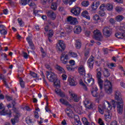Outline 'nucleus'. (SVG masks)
<instances>
[{"label":"nucleus","mask_w":125,"mask_h":125,"mask_svg":"<svg viewBox=\"0 0 125 125\" xmlns=\"http://www.w3.org/2000/svg\"><path fill=\"white\" fill-rule=\"evenodd\" d=\"M51 8L53 9V10H56V9H57V3H52L51 5Z\"/></svg>","instance_id":"45"},{"label":"nucleus","mask_w":125,"mask_h":125,"mask_svg":"<svg viewBox=\"0 0 125 125\" xmlns=\"http://www.w3.org/2000/svg\"><path fill=\"white\" fill-rule=\"evenodd\" d=\"M41 76L42 78L44 83H46V81L45 80V76H44V74H43V72H42V71H41Z\"/></svg>","instance_id":"52"},{"label":"nucleus","mask_w":125,"mask_h":125,"mask_svg":"<svg viewBox=\"0 0 125 125\" xmlns=\"http://www.w3.org/2000/svg\"><path fill=\"white\" fill-rule=\"evenodd\" d=\"M78 72L80 75H85V67H84V65H80L78 67Z\"/></svg>","instance_id":"22"},{"label":"nucleus","mask_w":125,"mask_h":125,"mask_svg":"<svg viewBox=\"0 0 125 125\" xmlns=\"http://www.w3.org/2000/svg\"><path fill=\"white\" fill-rule=\"evenodd\" d=\"M69 95H70V98L68 100L69 101L72 102V101H74V102H79L80 101V97H78L75 93L73 92L72 90H70L69 91Z\"/></svg>","instance_id":"12"},{"label":"nucleus","mask_w":125,"mask_h":125,"mask_svg":"<svg viewBox=\"0 0 125 125\" xmlns=\"http://www.w3.org/2000/svg\"><path fill=\"white\" fill-rule=\"evenodd\" d=\"M20 3L21 5H26L27 3L29 6H35L36 5V4L32 0H28V1H27V0H20Z\"/></svg>","instance_id":"14"},{"label":"nucleus","mask_w":125,"mask_h":125,"mask_svg":"<svg viewBox=\"0 0 125 125\" xmlns=\"http://www.w3.org/2000/svg\"><path fill=\"white\" fill-rule=\"evenodd\" d=\"M75 47L77 49H80L81 47H82V42H81V41L80 40H76L75 42Z\"/></svg>","instance_id":"34"},{"label":"nucleus","mask_w":125,"mask_h":125,"mask_svg":"<svg viewBox=\"0 0 125 125\" xmlns=\"http://www.w3.org/2000/svg\"><path fill=\"white\" fill-rule=\"evenodd\" d=\"M60 102H61V103L63 104L64 105H69V103L68 102V101L64 100L63 99H61L60 100Z\"/></svg>","instance_id":"44"},{"label":"nucleus","mask_w":125,"mask_h":125,"mask_svg":"<svg viewBox=\"0 0 125 125\" xmlns=\"http://www.w3.org/2000/svg\"><path fill=\"white\" fill-rule=\"evenodd\" d=\"M107 102L106 101H105L104 102V107L103 108H102V107H101V105H99V107H98V109H99V113H100L101 114H104V111H106V109H105V108H104V106H105V103Z\"/></svg>","instance_id":"33"},{"label":"nucleus","mask_w":125,"mask_h":125,"mask_svg":"<svg viewBox=\"0 0 125 125\" xmlns=\"http://www.w3.org/2000/svg\"><path fill=\"white\" fill-rule=\"evenodd\" d=\"M92 20L96 24H98L101 21V19L99 15L96 14L93 16Z\"/></svg>","instance_id":"23"},{"label":"nucleus","mask_w":125,"mask_h":125,"mask_svg":"<svg viewBox=\"0 0 125 125\" xmlns=\"http://www.w3.org/2000/svg\"><path fill=\"white\" fill-rule=\"evenodd\" d=\"M97 90H98L97 86H94L91 90V94L93 97H97V96H98V93H97Z\"/></svg>","instance_id":"25"},{"label":"nucleus","mask_w":125,"mask_h":125,"mask_svg":"<svg viewBox=\"0 0 125 125\" xmlns=\"http://www.w3.org/2000/svg\"><path fill=\"white\" fill-rule=\"evenodd\" d=\"M67 22L71 24V25H77L79 23L78 19L76 18L73 17L71 16L67 18Z\"/></svg>","instance_id":"16"},{"label":"nucleus","mask_w":125,"mask_h":125,"mask_svg":"<svg viewBox=\"0 0 125 125\" xmlns=\"http://www.w3.org/2000/svg\"><path fill=\"white\" fill-rule=\"evenodd\" d=\"M70 12L75 16H79L81 14V12H82V9L79 6L75 5L71 8Z\"/></svg>","instance_id":"10"},{"label":"nucleus","mask_w":125,"mask_h":125,"mask_svg":"<svg viewBox=\"0 0 125 125\" xmlns=\"http://www.w3.org/2000/svg\"><path fill=\"white\" fill-rule=\"evenodd\" d=\"M68 82L69 84L71 86H76V85L77 84V80L76 79V78L73 77H68Z\"/></svg>","instance_id":"18"},{"label":"nucleus","mask_w":125,"mask_h":125,"mask_svg":"<svg viewBox=\"0 0 125 125\" xmlns=\"http://www.w3.org/2000/svg\"><path fill=\"white\" fill-rule=\"evenodd\" d=\"M74 34H80L82 32V27L80 26H76L74 29Z\"/></svg>","instance_id":"31"},{"label":"nucleus","mask_w":125,"mask_h":125,"mask_svg":"<svg viewBox=\"0 0 125 125\" xmlns=\"http://www.w3.org/2000/svg\"><path fill=\"white\" fill-rule=\"evenodd\" d=\"M99 5H100V1L97 0L94 1L91 5V8L92 10H97V8L99 7Z\"/></svg>","instance_id":"20"},{"label":"nucleus","mask_w":125,"mask_h":125,"mask_svg":"<svg viewBox=\"0 0 125 125\" xmlns=\"http://www.w3.org/2000/svg\"><path fill=\"white\" fill-rule=\"evenodd\" d=\"M73 31V29H72V28L69 27L68 28H67L66 29V32H63L62 31V30H61L60 31V35L62 36V37H65V36H66V34H69L71 32H72V31Z\"/></svg>","instance_id":"26"},{"label":"nucleus","mask_w":125,"mask_h":125,"mask_svg":"<svg viewBox=\"0 0 125 125\" xmlns=\"http://www.w3.org/2000/svg\"><path fill=\"white\" fill-rule=\"evenodd\" d=\"M98 123L99 125H105V123L101 118H99L98 121Z\"/></svg>","instance_id":"50"},{"label":"nucleus","mask_w":125,"mask_h":125,"mask_svg":"<svg viewBox=\"0 0 125 125\" xmlns=\"http://www.w3.org/2000/svg\"><path fill=\"white\" fill-rule=\"evenodd\" d=\"M110 125H118V122L117 121H113L111 122Z\"/></svg>","instance_id":"64"},{"label":"nucleus","mask_w":125,"mask_h":125,"mask_svg":"<svg viewBox=\"0 0 125 125\" xmlns=\"http://www.w3.org/2000/svg\"><path fill=\"white\" fill-rule=\"evenodd\" d=\"M55 68V69H56V70H58L59 72H60V73H66L65 70H64L63 68H62V67L60 66V65H56Z\"/></svg>","instance_id":"32"},{"label":"nucleus","mask_w":125,"mask_h":125,"mask_svg":"<svg viewBox=\"0 0 125 125\" xmlns=\"http://www.w3.org/2000/svg\"><path fill=\"white\" fill-rule=\"evenodd\" d=\"M97 78L98 79V83L100 87V89H103V80L101 79L102 73L101 72V68L97 69Z\"/></svg>","instance_id":"7"},{"label":"nucleus","mask_w":125,"mask_h":125,"mask_svg":"<svg viewBox=\"0 0 125 125\" xmlns=\"http://www.w3.org/2000/svg\"><path fill=\"white\" fill-rule=\"evenodd\" d=\"M73 125H82V123L80 120H75L74 122L73 123Z\"/></svg>","instance_id":"49"},{"label":"nucleus","mask_w":125,"mask_h":125,"mask_svg":"<svg viewBox=\"0 0 125 125\" xmlns=\"http://www.w3.org/2000/svg\"><path fill=\"white\" fill-rule=\"evenodd\" d=\"M83 104L86 109H95L96 105L94 103H91L88 99H86L83 102Z\"/></svg>","instance_id":"8"},{"label":"nucleus","mask_w":125,"mask_h":125,"mask_svg":"<svg viewBox=\"0 0 125 125\" xmlns=\"http://www.w3.org/2000/svg\"><path fill=\"white\" fill-rule=\"evenodd\" d=\"M84 82L86 84H88L91 83L92 84L94 83V79L92 78V75L90 73L85 75L83 77Z\"/></svg>","instance_id":"9"},{"label":"nucleus","mask_w":125,"mask_h":125,"mask_svg":"<svg viewBox=\"0 0 125 125\" xmlns=\"http://www.w3.org/2000/svg\"><path fill=\"white\" fill-rule=\"evenodd\" d=\"M84 55L86 57H88V56H89V50H88L85 52Z\"/></svg>","instance_id":"60"},{"label":"nucleus","mask_w":125,"mask_h":125,"mask_svg":"<svg viewBox=\"0 0 125 125\" xmlns=\"http://www.w3.org/2000/svg\"><path fill=\"white\" fill-rule=\"evenodd\" d=\"M124 17L121 15H118L115 18L116 21H117V22H121V21H123L124 20Z\"/></svg>","instance_id":"40"},{"label":"nucleus","mask_w":125,"mask_h":125,"mask_svg":"<svg viewBox=\"0 0 125 125\" xmlns=\"http://www.w3.org/2000/svg\"><path fill=\"white\" fill-rule=\"evenodd\" d=\"M26 123L27 124V125H33V122L32 121V120H31V118H30V117H27L26 118L25 120Z\"/></svg>","instance_id":"42"},{"label":"nucleus","mask_w":125,"mask_h":125,"mask_svg":"<svg viewBox=\"0 0 125 125\" xmlns=\"http://www.w3.org/2000/svg\"><path fill=\"white\" fill-rule=\"evenodd\" d=\"M26 41L29 44V46L30 47L31 49H34V44L33 43V42L32 41V39H31V37H28L26 38Z\"/></svg>","instance_id":"30"},{"label":"nucleus","mask_w":125,"mask_h":125,"mask_svg":"<svg viewBox=\"0 0 125 125\" xmlns=\"http://www.w3.org/2000/svg\"><path fill=\"white\" fill-rule=\"evenodd\" d=\"M48 36L49 37L48 41L49 42H52V40L50 39V38L52 37V36H53V31L52 30H50L48 31Z\"/></svg>","instance_id":"36"},{"label":"nucleus","mask_w":125,"mask_h":125,"mask_svg":"<svg viewBox=\"0 0 125 125\" xmlns=\"http://www.w3.org/2000/svg\"><path fill=\"white\" fill-rule=\"evenodd\" d=\"M47 15L48 16V17H50V18H51V19L54 20L56 18V15L53 11H49L47 12Z\"/></svg>","instance_id":"27"},{"label":"nucleus","mask_w":125,"mask_h":125,"mask_svg":"<svg viewBox=\"0 0 125 125\" xmlns=\"http://www.w3.org/2000/svg\"><path fill=\"white\" fill-rule=\"evenodd\" d=\"M103 88H104L106 92L110 94L113 92V87L112 86V83L108 80L104 81L103 83Z\"/></svg>","instance_id":"6"},{"label":"nucleus","mask_w":125,"mask_h":125,"mask_svg":"<svg viewBox=\"0 0 125 125\" xmlns=\"http://www.w3.org/2000/svg\"><path fill=\"white\" fill-rule=\"evenodd\" d=\"M83 108H82V106H81L80 107L77 108L75 111L76 112H77V113H78V114H80V113H81V111H82Z\"/></svg>","instance_id":"56"},{"label":"nucleus","mask_w":125,"mask_h":125,"mask_svg":"<svg viewBox=\"0 0 125 125\" xmlns=\"http://www.w3.org/2000/svg\"><path fill=\"white\" fill-rule=\"evenodd\" d=\"M78 55L77 53L69 51L68 54L63 53L60 57V60L62 64H67L68 63V59L70 58H76L78 59Z\"/></svg>","instance_id":"4"},{"label":"nucleus","mask_w":125,"mask_h":125,"mask_svg":"<svg viewBox=\"0 0 125 125\" xmlns=\"http://www.w3.org/2000/svg\"><path fill=\"white\" fill-rule=\"evenodd\" d=\"M103 75L104 77H105L106 78H108L109 76H110V72H109V70L107 69H104L103 71Z\"/></svg>","instance_id":"38"},{"label":"nucleus","mask_w":125,"mask_h":125,"mask_svg":"<svg viewBox=\"0 0 125 125\" xmlns=\"http://www.w3.org/2000/svg\"><path fill=\"white\" fill-rule=\"evenodd\" d=\"M56 48L58 50H59V51L65 50L66 49V44H65V42L62 40H59L56 46Z\"/></svg>","instance_id":"11"},{"label":"nucleus","mask_w":125,"mask_h":125,"mask_svg":"<svg viewBox=\"0 0 125 125\" xmlns=\"http://www.w3.org/2000/svg\"><path fill=\"white\" fill-rule=\"evenodd\" d=\"M67 77V75L65 74H63L62 75V79L63 81H66Z\"/></svg>","instance_id":"55"},{"label":"nucleus","mask_w":125,"mask_h":125,"mask_svg":"<svg viewBox=\"0 0 125 125\" xmlns=\"http://www.w3.org/2000/svg\"><path fill=\"white\" fill-rule=\"evenodd\" d=\"M31 75L32 77H33V78H36V77L37 76V74L35 73V72H31Z\"/></svg>","instance_id":"61"},{"label":"nucleus","mask_w":125,"mask_h":125,"mask_svg":"<svg viewBox=\"0 0 125 125\" xmlns=\"http://www.w3.org/2000/svg\"><path fill=\"white\" fill-rule=\"evenodd\" d=\"M20 83L21 87H24V82H23V80H22V79L21 78H20Z\"/></svg>","instance_id":"53"},{"label":"nucleus","mask_w":125,"mask_h":125,"mask_svg":"<svg viewBox=\"0 0 125 125\" xmlns=\"http://www.w3.org/2000/svg\"><path fill=\"white\" fill-rule=\"evenodd\" d=\"M65 68H66L67 71H69V72H74L75 71V67H73V66L71 65L66 64Z\"/></svg>","instance_id":"35"},{"label":"nucleus","mask_w":125,"mask_h":125,"mask_svg":"<svg viewBox=\"0 0 125 125\" xmlns=\"http://www.w3.org/2000/svg\"><path fill=\"white\" fill-rule=\"evenodd\" d=\"M18 22L20 26H21V27H23V26H24V22H23V21H22V19H18Z\"/></svg>","instance_id":"47"},{"label":"nucleus","mask_w":125,"mask_h":125,"mask_svg":"<svg viewBox=\"0 0 125 125\" xmlns=\"http://www.w3.org/2000/svg\"><path fill=\"white\" fill-rule=\"evenodd\" d=\"M105 8L108 11H112L113 8V4L110 3L106 4V5H105Z\"/></svg>","instance_id":"37"},{"label":"nucleus","mask_w":125,"mask_h":125,"mask_svg":"<svg viewBox=\"0 0 125 125\" xmlns=\"http://www.w3.org/2000/svg\"><path fill=\"white\" fill-rule=\"evenodd\" d=\"M103 97V96L100 95L99 98L96 99V102H97V103H100V100L102 99Z\"/></svg>","instance_id":"57"},{"label":"nucleus","mask_w":125,"mask_h":125,"mask_svg":"<svg viewBox=\"0 0 125 125\" xmlns=\"http://www.w3.org/2000/svg\"><path fill=\"white\" fill-rule=\"evenodd\" d=\"M46 76L49 82H54L55 80V74L52 72L47 71L46 72Z\"/></svg>","instance_id":"15"},{"label":"nucleus","mask_w":125,"mask_h":125,"mask_svg":"<svg viewBox=\"0 0 125 125\" xmlns=\"http://www.w3.org/2000/svg\"><path fill=\"white\" fill-rule=\"evenodd\" d=\"M62 2L64 4H69V0H62Z\"/></svg>","instance_id":"63"},{"label":"nucleus","mask_w":125,"mask_h":125,"mask_svg":"<svg viewBox=\"0 0 125 125\" xmlns=\"http://www.w3.org/2000/svg\"><path fill=\"white\" fill-rule=\"evenodd\" d=\"M115 99L117 101L118 112L121 115L123 113V110L124 109V100H123V98H122L120 91H115Z\"/></svg>","instance_id":"3"},{"label":"nucleus","mask_w":125,"mask_h":125,"mask_svg":"<svg viewBox=\"0 0 125 125\" xmlns=\"http://www.w3.org/2000/svg\"><path fill=\"white\" fill-rule=\"evenodd\" d=\"M81 5L84 6V7H87L89 5V1L88 0H84L82 2Z\"/></svg>","instance_id":"39"},{"label":"nucleus","mask_w":125,"mask_h":125,"mask_svg":"<svg viewBox=\"0 0 125 125\" xmlns=\"http://www.w3.org/2000/svg\"><path fill=\"white\" fill-rule=\"evenodd\" d=\"M79 83H80V85H82V86H83V89L85 90H87V87H86V86H85V84H84V83H83V80H82V79L80 80Z\"/></svg>","instance_id":"41"},{"label":"nucleus","mask_w":125,"mask_h":125,"mask_svg":"<svg viewBox=\"0 0 125 125\" xmlns=\"http://www.w3.org/2000/svg\"><path fill=\"white\" fill-rule=\"evenodd\" d=\"M105 7H106L105 4H102L99 7L100 11H99V14L101 17H104L106 15L104 11Z\"/></svg>","instance_id":"17"},{"label":"nucleus","mask_w":125,"mask_h":125,"mask_svg":"<svg viewBox=\"0 0 125 125\" xmlns=\"http://www.w3.org/2000/svg\"><path fill=\"white\" fill-rule=\"evenodd\" d=\"M55 91L56 94L59 95L61 97H64V96H65V94H64L63 92L61 91V90L58 88H56Z\"/></svg>","instance_id":"29"},{"label":"nucleus","mask_w":125,"mask_h":125,"mask_svg":"<svg viewBox=\"0 0 125 125\" xmlns=\"http://www.w3.org/2000/svg\"><path fill=\"white\" fill-rule=\"evenodd\" d=\"M15 104V102L12 103L11 104H9V105H7V107L8 108H11L13 106V108L14 109V112L12 113L11 111H8V112H6L4 111L5 110V107H4V105H3V104L2 103L0 104V115L1 116H5V115H8L9 117H12V115L14 116V119H12L11 120V122L12 124V125H15L16 123H18V116L19 114L16 112V110H15V108H14V105Z\"/></svg>","instance_id":"1"},{"label":"nucleus","mask_w":125,"mask_h":125,"mask_svg":"<svg viewBox=\"0 0 125 125\" xmlns=\"http://www.w3.org/2000/svg\"><path fill=\"white\" fill-rule=\"evenodd\" d=\"M81 16L84 18H86L87 20H90V17L89 15L88 12L86 10L83 11L82 12Z\"/></svg>","instance_id":"24"},{"label":"nucleus","mask_w":125,"mask_h":125,"mask_svg":"<svg viewBox=\"0 0 125 125\" xmlns=\"http://www.w3.org/2000/svg\"><path fill=\"white\" fill-rule=\"evenodd\" d=\"M0 33L1 35H6V34H7V31L5 29H2L0 31Z\"/></svg>","instance_id":"54"},{"label":"nucleus","mask_w":125,"mask_h":125,"mask_svg":"<svg viewBox=\"0 0 125 125\" xmlns=\"http://www.w3.org/2000/svg\"><path fill=\"white\" fill-rule=\"evenodd\" d=\"M76 1H77V0H69V5H72Z\"/></svg>","instance_id":"58"},{"label":"nucleus","mask_w":125,"mask_h":125,"mask_svg":"<svg viewBox=\"0 0 125 125\" xmlns=\"http://www.w3.org/2000/svg\"><path fill=\"white\" fill-rule=\"evenodd\" d=\"M109 21L111 24H115L116 21H115V20H114L113 19H110Z\"/></svg>","instance_id":"62"},{"label":"nucleus","mask_w":125,"mask_h":125,"mask_svg":"<svg viewBox=\"0 0 125 125\" xmlns=\"http://www.w3.org/2000/svg\"><path fill=\"white\" fill-rule=\"evenodd\" d=\"M117 31H122V33L117 32L115 34V37L117 39H125V23L122 22L120 26L116 27Z\"/></svg>","instance_id":"5"},{"label":"nucleus","mask_w":125,"mask_h":125,"mask_svg":"<svg viewBox=\"0 0 125 125\" xmlns=\"http://www.w3.org/2000/svg\"><path fill=\"white\" fill-rule=\"evenodd\" d=\"M103 34L105 37H110L112 35L111 29L108 27H104L103 29Z\"/></svg>","instance_id":"19"},{"label":"nucleus","mask_w":125,"mask_h":125,"mask_svg":"<svg viewBox=\"0 0 125 125\" xmlns=\"http://www.w3.org/2000/svg\"><path fill=\"white\" fill-rule=\"evenodd\" d=\"M54 84L55 86L56 87H60V81L58 79H57L55 82L54 83Z\"/></svg>","instance_id":"43"},{"label":"nucleus","mask_w":125,"mask_h":125,"mask_svg":"<svg viewBox=\"0 0 125 125\" xmlns=\"http://www.w3.org/2000/svg\"><path fill=\"white\" fill-rule=\"evenodd\" d=\"M93 60V57H91L87 61V65L90 69H92L93 68V64H94Z\"/></svg>","instance_id":"21"},{"label":"nucleus","mask_w":125,"mask_h":125,"mask_svg":"<svg viewBox=\"0 0 125 125\" xmlns=\"http://www.w3.org/2000/svg\"><path fill=\"white\" fill-rule=\"evenodd\" d=\"M115 10L117 12H122V11H123L124 8L122 7L117 6L115 8Z\"/></svg>","instance_id":"48"},{"label":"nucleus","mask_w":125,"mask_h":125,"mask_svg":"<svg viewBox=\"0 0 125 125\" xmlns=\"http://www.w3.org/2000/svg\"><path fill=\"white\" fill-rule=\"evenodd\" d=\"M69 63L71 66H75L76 65V62L74 60H71L69 61Z\"/></svg>","instance_id":"51"},{"label":"nucleus","mask_w":125,"mask_h":125,"mask_svg":"<svg viewBox=\"0 0 125 125\" xmlns=\"http://www.w3.org/2000/svg\"><path fill=\"white\" fill-rule=\"evenodd\" d=\"M94 37L97 41H102V39H103L102 34H101L100 31L98 29L94 31Z\"/></svg>","instance_id":"13"},{"label":"nucleus","mask_w":125,"mask_h":125,"mask_svg":"<svg viewBox=\"0 0 125 125\" xmlns=\"http://www.w3.org/2000/svg\"><path fill=\"white\" fill-rule=\"evenodd\" d=\"M114 2H116L117 3H123L124 2L123 0H113Z\"/></svg>","instance_id":"59"},{"label":"nucleus","mask_w":125,"mask_h":125,"mask_svg":"<svg viewBox=\"0 0 125 125\" xmlns=\"http://www.w3.org/2000/svg\"><path fill=\"white\" fill-rule=\"evenodd\" d=\"M82 121L83 122V124L84 125H89V123H88V121H87V119L85 118H83L82 119Z\"/></svg>","instance_id":"46"},{"label":"nucleus","mask_w":125,"mask_h":125,"mask_svg":"<svg viewBox=\"0 0 125 125\" xmlns=\"http://www.w3.org/2000/svg\"><path fill=\"white\" fill-rule=\"evenodd\" d=\"M66 113L67 115L69 117V118H73L75 114L73 112V111L69 108H67L65 110Z\"/></svg>","instance_id":"28"},{"label":"nucleus","mask_w":125,"mask_h":125,"mask_svg":"<svg viewBox=\"0 0 125 125\" xmlns=\"http://www.w3.org/2000/svg\"><path fill=\"white\" fill-rule=\"evenodd\" d=\"M117 102L114 100H112L110 102H105L104 103V109L105 110L106 114L104 115V120L105 122L110 123L112 121V113H111V110L113 107V109H116V105Z\"/></svg>","instance_id":"2"}]
</instances>
